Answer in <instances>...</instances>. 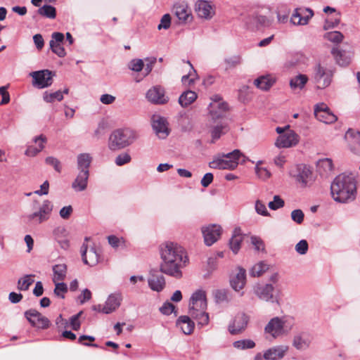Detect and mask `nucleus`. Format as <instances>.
<instances>
[{
    "label": "nucleus",
    "mask_w": 360,
    "mask_h": 360,
    "mask_svg": "<svg viewBox=\"0 0 360 360\" xmlns=\"http://www.w3.org/2000/svg\"><path fill=\"white\" fill-rule=\"evenodd\" d=\"M160 271L176 279L183 276L182 269L189 263L186 249L180 244L167 241L159 247Z\"/></svg>",
    "instance_id": "obj_1"
},
{
    "label": "nucleus",
    "mask_w": 360,
    "mask_h": 360,
    "mask_svg": "<svg viewBox=\"0 0 360 360\" xmlns=\"http://www.w3.org/2000/svg\"><path fill=\"white\" fill-rule=\"evenodd\" d=\"M207 309L205 292L198 290L193 292L190 299L188 314L181 316L176 320V326L185 334L190 335L194 329L195 324L191 319L196 320L198 325L204 326L209 323Z\"/></svg>",
    "instance_id": "obj_2"
},
{
    "label": "nucleus",
    "mask_w": 360,
    "mask_h": 360,
    "mask_svg": "<svg viewBox=\"0 0 360 360\" xmlns=\"http://www.w3.org/2000/svg\"><path fill=\"white\" fill-rule=\"evenodd\" d=\"M330 190L335 201L342 203L353 201L356 195L355 179L351 175L340 174L334 179Z\"/></svg>",
    "instance_id": "obj_3"
},
{
    "label": "nucleus",
    "mask_w": 360,
    "mask_h": 360,
    "mask_svg": "<svg viewBox=\"0 0 360 360\" xmlns=\"http://www.w3.org/2000/svg\"><path fill=\"white\" fill-rule=\"evenodd\" d=\"M136 139V132L129 128L114 130L108 139V148L112 151L122 150L134 143Z\"/></svg>",
    "instance_id": "obj_4"
},
{
    "label": "nucleus",
    "mask_w": 360,
    "mask_h": 360,
    "mask_svg": "<svg viewBox=\"0 0 360 360\" xmlns=\"http://www.w3.org/2000/svg\"><path fill=\"white\" fill-rule=\"evenodd\" d=\"M243 153L238 149H235L228 153H222L214 157L212 161L209 163V167L215 169H235L238 164L239 159Z\"/></svg>",
    "instance_id": "obj_5"
},
{
    "label": "nucleus",
    "mask_w": 360,
    "mask_h": 360,
    "mask_svg": "<svg viewBox=\"0 0 360 360\" xmlns=\"http://www.w3.org/2000/svg\"><path fill=\"white\" fill-rule=\"evenodd\" d=\"M53 208L52 202L49 200H45L38 210L25 215L24 218L29 224H42L49 219Z\"/></svg>",
    "instance_id": "obj_6"
},
{
    "label": "nucleus",
    "mask_w": 360,
    "mask_h": 360,
    "mask_svg": "<svg viewBox=\"0 0 360 360\" xmlns=\"http://www.w3.org/2000/svg\"><path fill=\"white\" fill-rule=\"evenodd\" d=\"M274 287L271 283H257L253 286L254 294L261 300L271 303H278V300L274 295Z\"/></svg>",
    "instance_id": "obj_7"
},
{
    "label": "nucleus",
    "mask_w": 360,
    "mask_h": 360,
    "mask_svg": "<svg viewBox=\"0 0 360 360\" xmlns=\"http://www.w3.org/2000/svg\"><path fill=\"white\" fill-rule=\"evenodd\" d=\"M204 243L207 246H211L220 238L222 230L219 224H211L201 228Z\"/></svg>",
    "instance_id": "obj_8"
},
{
    "label": "nucleus",
    "mask_w": 360,
    "mask_h": 360,
    "mask_svg": "<svg viewBox=\"0 0 360 360\" xmlns=\"http://www.w3.org/2000/svg\"><path fill=\"white\" fill-rule=\"evenodd\" d=\"M332 72L321 66L317 65L314 70V81L318 89H325L328 86L331 82Z\"/></svg>",
    "instance_id": "obj_9"
},
{
    "label": "nucleus",
    "mask_w": 360,
    "mask_h": 360,
    "mask_svg": "<svg viewBox=\"0 0 360 360\" xmlns=\"http://www.w3.org/2000/svg\"><path fill=\"white\" fill-rule=\"evenodd\" d=\"M25 316L30 324L40 329H46L50 326V321L36 309H29L25 312Z\"/></svg>",
    "instance_id": "obj_10"
},
{
    "label": "nucleus",
    "mask_w": 360,
    "mask_h": 360,
    "mask_svg": "<svg viewBox=\"0 0 360 360\" xmlns=\"http://www.w3.org/2000/svg\"><path fill=\"white\" fill-rule=\"evenodd\" d=\"M152 127L155 134L162 139H166L170 133L167 119L160 115H154L152 117Z\"/></svg>",
    "instance_id": "obj_11"
},
{
    "label": "nucleus",
    "mask_w": 360,
    "mask_h": 360,
    "mask_svg": "<svg viewBox=\"0 0 360 360\" xmlns=\"http://www.w3.org/2000/svg\"><path fill=\"white\" fill-rule=\"evenodd\" d=\"M314 115L318 120L325 124H332L338 120L337 116L323 103H318L315 105Z\"/></svg>",
    "instance_id": "obj_12"
},
{
    "label": "nucleus",
    "mask_w": 360,
    "mask_h": 360,
    "mask_svg": "<svg viewBox=\"0 0 360 360\" xmlns=\"http://www.w3.org/2000/svg\"><path fill=\"white\" fill-rule=\"evenodd\" d=\"M30 75L33 78V86L39 89L49 87L52 84V72L49 70L32 72Z\"/></svg>",
    "instance_id": "obj_13"
},
{
    "label": "nucleus",
    "mask_w": 360,
    "mask_h": 360,
    "mask_svg": "<svg viewBox=\"0 0 360 360\" xmlns=\"http://www.w3.org/2000/svg\"><path fill=\"white\" fill-rule=\"evenodd\" d=\"M212 102L209 105V112L213 120L221 118L223 114L228 110V105L222 101L219 95L212 97Z\"/></svg>",
    "instance_id": "obj_14"
},
{
    "label": "nucleus",
    "mask_w": 360,
    "mask_h": 360,
    "mask_svg": "<svg viewBox=\"0 0 360 360\" xmlns=\"http://www.w3.org/2000/svg\"><path fill=\"white\" fill-rule=\"evenodd\" d=\"M284 325L285 321L283 319L274 317L266 324L264 328V331L266 333L271 335L274 338H276L285 334V331L284 329Z\"/></svg>",
    "instance_id": "obj_15"
},
{
    "label": "nucleus",
    "mask_w": 360,
    "mask_h": 360,
    "mask_svg": "<svg viewBox=\"0 0 360 360\" xmlns=\"http://www.w3.org/2000/svg\"><path fill=\"white\" fill-rule=\"evenodd\" d=\"M298 142L299 136L294 131L288 130L278 136L275 142V146L278 148H286L296 146Z\"/></svg>",
    "instance_id": "obj_16"
},
{
    "label": "nucleus",
    "mask_w": 360,
    "mask_h": 360,
    "mask_svg": "<svg viewBox=\"0 0 360 360\" xmlns=\"http://www.w3.org/2000/svg\"><path fill=\"white\" fill-rule=\"evenodd\" d=\"M82 261L90 266L96 265L99 262L100 255L95 248L88 250V246L84 243L81 248Z\"/></svg>",
    "instance_id": "obj_17"
},
{
    "label": "nucleus",
    "mask_w": 360,
    "mask_h": 360,
    "mask_svg": "<svg viewBox=\"0 0 360 360\" xmlns=\"http://www.w3.org/2000/svg\"><path fill=\"white\" fill-rule=\"evenodd\" d=\"M146 98L150 102L155 104H165L168 101L165 89L160 86L150 88L146 93Z\"/></svg>",
    "instance_id": "obj_18"
},
{
    "label": "nucleus",
    "mask_w": 360,
    "mask_h": 360,
    "mask_svg": "<svg viewBox=\"0 0 360 360\" xmlns=\"http://www.w3.org/2000/svg\"><path fill=\"white\" fill-rule=\"evenodd\" d=\"M122 301V295L117 291L108 295L103 309V314H108L118 309Z\"/></svg>",
    "instance_id": "obj_19"
},
{
    "label": "nucleus",
    "mask_w": 360,
    "mask_h": 360,
    "mask_svg": "<svg viewBox=\"0 0 360 360\" xmlns=\"http://www.w3.org/2000/svg\"><path fill=\"white\" fill-rule=\"evenodd\" d=\"M331 53L334 56L336 63L342 67L350 64L354 55L352 51L341 50L338 47H333L331 49Z\"/></svg>",
    "instance_id": "obj_20"
},
{
    "label": "nucleus",
    "mask_w": 360,
    "mask_h": 360,
    "mask_svg": "<svg viewBox=\"0 0 360 360\" xmlns=\"http://www.w3.org/2000/svg\"><path fill=\"white\" fill-rule=\"evenodd\" d=\"M248 322V316L243 313L238 314L229 324V330L233 335L238 334L246 328Z\"/></svg>",
    "instance_id": "obj_21"
},
{
    "label": "nucleus",
    "mask_w": 360,
    "mask_h": 360,
    "mask_svg": "<svg viewBox=\"0 0 360 360\" xmlns=\"http://www.w3.org/2000/svg\"><path fill=\"white\" fill-rule=\"evenodd\" d=\"M236 271L237 272L231 276L230 284L234 290L239 291L243 288L246 283V271L245 269L238 266Z\"/></svg>",
    "instance_id": "obj_22"
},
{
    "label": "nucleus",
    "mask_w": 360,
    "mask_h": 360,
    "mask_svg": "<svg viewBox=\"0 0 360 360\" xmlns=\"http://www.w3.org/2000/svg\"><path fill=\"white\" fill-rule=\"evenodd\" d=\"M352 151L359 153L360 150V131L354 129H349L345 135Z\"/></svg>",
    "instance_id": "obj_23"
},
{
    "label": "nucleus",
    "mask_w": 360,
    "mask_h": 360,
    "mask_svg": "<svg viewBox=\"0 0 360 360\" xmlns=\"http://www.w3.org/2000/svg\"><path fill=\"white\" fill-rule=\"evenodd\" d=\"M195 11L200 18L204 19H210L214 13L210 3L205 0H198L196 2Z\"/></svg>",
    "instance_id": "obj_24"
},
{
    "label": "nucleus",
    "mask_w": 360,
    "mask_h": 360,
    "mask_svg": "<svg viewBox=\"0 0 360 360\" xmlns=\"http://www.w3.org/2000/svg\"><path fill=\"white\" fill-rule=\"evenodd\" d=\"M148 284L153 291L160 292L162 291L165 287V278L162 274L150 273L148 278Z\"/></svg>",
    "instance_id": "obj_25"
},
{
    "label": "nucleus",
    "mask_w": 360,
    "mask_h": 360,
    "mask_svg": "<svg viewBox=\"0 0 360 360\" xmlns=\"http://www.w3.org/2000/svg\"><path fill=\"white\" fill-rule=\"evenodd\" d=\"M174 10L176 16L184 23L192 20L191 10L185 3H180L174 5Z\"/></svg>",
    "instance_id": "obj_26"
},
{
    "label": "nucleus",
    "mask_w": 360,
    "mask_h": 360,
    "mask_svg": "<svg viewBox=\"0 0 360 360\" xmlns=\"http://www.w3.org/2000/svg\"><path fill=\"white\" fill-rule=\"evenodd\" d=\"M288 350L286 345H279L267 349L264 353V359L266 360H278L282 359Z\"/></svg>",
    "instance_id": "obj_27"
},
{
    "label": "nucleus",
    "mask_w": 360,
    "mask_h": 360,
    "mask_svg": "<svg viewBox=\"0 0 360 360\" xmlns=\"http://www.w3.org/2000/svg\"><path fill=\"white\" fill-rule=\"evenodd\" d=\"M311 343L309 335L307 333L300 332L295 334L292 340V346L298 350L307 349Z\"/></svg>",
    "instance_id": "obj_28"
},
{
    "label": "nucleus",
    "mask_w": 360,
    "mask_h": 360,
    "mask_svg": "<svg viewBox=\"0 0 360 360\" xmlns=\"http://www.w3.org/2000/svg\"><path fill=\"white\" fill-rule=\"evenodd\" d=\"M89 176V172L79 170L76 179L72 183V188L77 192L84 191L87 187Z\"/></svg>",
    "instance_id": "obj_29"
},
{
    "label": "nucleus",
    "mask_w": 360,
    "mask_h": 360,
    "mask_svg": "<svg viewBox=\"0 0 360 360\" xmlns=\"http://www.w3.org/2000/svg\"><path fill=\"white\" fill-rule=\"evenodd\" d=\"M299 10L298 8L295 10L290 18V22L295 25H307L309 19L314 15L313 11L310 8H306V11L309 13V15L303 17Z\"/></svg>",
    "instance_id": "obj_30"
},
{
    "label": "nucleus",
    "mask_w": 360,
    "mask_h": 360,
    "mask_svg": "<svg viewBox=\"0 0 360 360\" xmlns=\"http://www.w3.org/2000/svg\"><path fill=\"white\" fill-rule=\"evenodd\" d=\"M34 141L36 143H38V146H28L25 152V154L27 156L34 157L41 151L44 148V143L46 141V138L44 135H40L34 137Z\"/></svg>",
    "instance_id": "obj_31"
},
{
    "label": "nucleus",
    "mask_w": 360,
    "mask_h": 360,
    "mask_svg": "<svg viewBox=\"0 0 360 360\" xmlns=\"http://www.w3.org/2000/svg\"><path fill=\"white\" fill-rule=\"evenodd\" d=\"M243 240L240 228H236L233 230L232 237L229 240V246L234 254H237L240 249V245Z\"/></svg>",
    "instance_id": "obj_32"
},
{
    "label": "nucleus",
    "mask_w": 360,
    "mask_h": 360,
    "mask_svg": "<svg viewBox=\"0 0 360 360\" xmlns=\"http://www.w3.org/2000/svg\"><path fill=\"white\" fill-rule=\"evenodd\" d=\"M275 79L270 75H263L254 81V84L261 90L267 91L275 83Z\"/></svg>",
    "instance_id": "obj_33"
},
{
    "label": "nucleus",
    "mask_w": 360,
    "mask_h": 360,
    "mask_svg": "<svg viewBox=\"0 0 360 360\" xmlns=\"http://www.w3.org/2000/svg\"><path fill=\"white\" fill-rule=\"evenodd\" d=\"M92 157L89 153H80L77 157V169L80 171L89 172Z\"/></svg>",
    "instance_id": "obj_34"
},
{
    "label": "nucleus",
    "mask_w": 360,
    "mask_h": 360,
    "mask_svg": "<svg viewBox=\"0 0 360 360\" xmlns=\"http://www.w3.org/2000/svg\"><path fill=\"white\" fill-rule=\"evenodd\" d=\"M53 282L63 281L67 274V266L65 264H58L53 266Z\"/></svg>",
    "instance_id": "obj_35"
},
{
    "label": "nucleus",
    "mask_w": 360,
    "mask_h": 360,
    "mask_svg": "<svg viewBox=\"0 0 360 360\" xmlns=\"http://www.w3.org/2000/svg\"><path fill=\"white\" fill-rule=\"evenodd\" d=\"M197 98L195 92L188 90L181 94L179 98V103L181 107L185 108L193 103Z\"/></svg>",
    "instance_id": "obj_36"
},
{
    "label": "nucleus",
    "mask_w": 360,
    "mask_h": 360,
    "mask_svg": "<svg viewBox=\"0 0 360 360\" xmlns=\"http://www.w3.org/2000/svg\"><path fill=\"white\" fill-rule=\"evenodd\" d=\"M317 169L321 175L329 174L333 169L332 160L330 158L319 160L317 162Z\"/></svg>",
    "instance_id": "obj_37"
},
{
    "label": "nucleus",
    "mask_w": 360,
    "mask_h": 360,
    "mask_svg": "<svg viewBox=\"0 0 360 360\" xmlns=\"http://www.w3.org/2000/svg\"><path fill=\"white\" fill-rule=\"evenodd\" d=\"M228 130V126L224 122H220L219 124L214 126L211 130V135L213 139L212 142L217 139H219L223 134H226Z\"/></svg>",
    "instance_id": "obj_38"
},
{
    "label": "nucleus",
    "mask_w": 360,
    "mask_h": 360,
    "mask_svg": "<svg viewBox=\"0 0 360 360\" xmlns=\"http://www.w3.org/2000/svg\"><path fill=\"white\" fill-rule=\"evenodd\" d=\"M308 81V77L305 75L299 74L290 81V86L292 89H302Z\"/></svg>",
    "instance_id": "obj_39"
},
{
    "label": "nucleus",
    "mask_w": 360,
    "mask_h": 360,
    "mask_svg": "<svg viewBox=\"0 0 360 360\" xmlns=\"http://www.w3.org/2000/svg\"><path fill=\"white\" fill-rule=\"evenodd\" d=\"M269 269V265L265 262H259L255 264L250 271L252 277H259Z\"/></svg>",
    "instance_id": "obj_40"
},
{
    "label": "nucleus",
    "mask_w": 360,
    "mask_h": 360,
    "mask_svg": "<svg viewBox=\"0 0 360 360\" xmlns=\"http://www.w3.org/2000/svg\"><path fill=\"white\" fill-rule=\"evenodd\" d=\"M323 38L333 44H339L344 39V35L339 31H331L325 33Z\"/></svg>",
    "instance_id": "obj_41"
},
{
    "label": "nucleus",
    "mask_w": 360,
    "mask_h": 360,
    "mask_svg": "<svg viewBox=\"0 0 360 360\" xmlns=\"http://www.w3.org/2000/svg\"><path fill=\"white\" fill-rule=\"evenodd\" d=\"M63 92L60 90L55 92L45 91L43 95V99L46 103H53L55 101H61L63 99Z\"/></svg>",
    "instance_id": "obj_42"
},
{
    "label": "nucleus",
    "mask_w": 360,
    "mask_h": 360,
    "mask_svg": "<svg viewBox=\"0 0 360 360\" xmlns=\"http://www.w3.org/2000/svg\"><path fill=\"white\" fill-rule=\"evenodd\" d=\"M37 13L41 16L50 19H54L56 16V10L51 5H44L38 9Z\"/></svg>",
    "instance_id": "obj_43"
},
{
    "label": "nucleus",
    "mask_w": 360,
    "mask_h": 360,
    "mask_svg": "<svg viewBox=\"0 0 360 360\" xmlns=\"http://www.w3.org/2000/svg\"><path fill=\"white\" fill-rule=\"evenodd\" d=\"M32 275L27 274L20 278L18 281V289L21 291H26L30 286L34 283Z\"/></svg>",
    "instance_id": "obj_44"
},
{
    "label": "nucleus",
    "mask_w": 360,
    "mask_h": 360,
    "mask_svg": "<svg viewBox=\"0 0 360 360\" xmlns=\"http://www.w3.org/2000/svg\"><path fill=\"white\" fill-rule=\"evenodd\" d=\"M54 284H55V288L53 290L54 295L58 297L64 299L65 294L68 290L67 284L63 283V281H58V282L54 283Z\"/></svg>",
    "instance_id": "obj_45"
},
{
    "label": "nucleus",
    "mask_w": 360,
    "mask_h": 360,
    "mask_svg": "<svg viewBox=\"0 0 360 360\" xmlns=\"http://www.w3.org/2000/svg\"><path fill=\"white\" fill-rule=\"evenodd\" d=\"M253 23L255 24L257 27L263 26L266 27L270 25V20L269 18L262 14L259 13H255L252 15Z\"/></svg>",
    "instance_id": "obj_46"
},
{
    "label": "nucleus",
    "mask_w": 360,
    "mask_h": 360,
    "mask_svg": "<svg viewBox=\"0 0 360 360\" xmlns=\"http://www.w3.org/2000/svg\"><path fill=\"white\" fill-rule=\"evenodd\" d=\"M260 164H262V161L259 160L255 165L256 174L259 179L266 180L270 177L271 173L266 167H259Z\"/></svg>",
    "instance_id": "obj_47"
},
{
    "label": "nucleus",
    "mask_w": 360,
    "mask_h": 360,
    "mask_svg": "<svg viewBox=\"0 0 360 360\" xmlns=\"http://www.w3.org/2000/svg\"><path fill=\"white\" fill-rule=\"evenodd\" d=\"M226 69L233 68L241 63V57L239 55H235L227 57L224 59Z\"/></svg>",
    "instance_id": "obj_48"
},
{
    "label": "nucleus",
    "mask_w": 360,
    "mask_h": 360,
    "mask_svg": "<svg viewBox=\"0 0 360 360\" xmlns=\"http://www.w3.org/2000/svg\"><path fill=\"white\" fill-rule=\"evenodd\" d=\"M255 346V342L251 340H241L233 342V347L240 349H252Z\"/></svg>",
    "instance_id": "obj_49"
},
{
    "label": "nucleus",
    "mask_w": 360,
    "mask_h": 360,
    "mask_svg": "<svg viewBox=\"0 0 360 360\" xmlns=\"http://www.w3.org/2000/svg\"><path fill=\"white\" fill-rule=\"evenodd\" d=\"M311 174V172L310 169L307 167L304 166L302 172H300L297 175V180L303 186H306L307 184V179Z\"/></svg>",
    "instance_id": "obj_50"
},
{
    "label": "nucleus",
    "mask_w": 360,
    "mask_h": 360,
    "mask_svg": "<svg viewBox=\"0 0 360 360\" xmlns=\"http://www.w3.org/2000/svg\"><path fill=\"white\" fill-rule=\"evenodd\" d=\"M131 157L128 153H122L115 159V163L117 166H122L131 162Z\"/></svg>",
    "instance_id": "obj_51"
},
{
    "label": "nucleus",
    "mask_w": 360,
    "mask_h": 360,
    "mask_svg": "<svg viewBox=\"0 0 360 360\" xmlns=\"http://www.w3.org/2000/svg\"><path fill=\"white\" fill-rule=\"evenodd\" d=\"M50 49L58 57L63 58L66 55L65 50L61 44H55L53 41H49Z\"/></svg>",
    "instance_id": "obj_52"
},
{
    "label": "nucleus",
    "mask_w": 360,
    "mask_h": 360,
    "mask_svg": "<svg viewBox=\"0 0 360 360\" xmlns=\"http://www.w3.org/2000/svg\"><path fill=\"white\" fill-rule=\"evenodd\" d=\"M285 205L284 200L279 195H274V200L270 201L268 206L271 210H277Z\"/></svg>",
    "instance_id": "obj_53"
},
{
    "label": "nucleus",
    "mask_w": 360,
    "mask_h": 360,
    "mask_svg": "<svg viewBox=\"0 0 360 360\" xmlns=\"http://www.w3.org/2000/svg\"><path fill=\"white\" fill-rule=\"evenodd\" d=\"M144 63L142 59H132L128 64V68L132 71L139 72L143 70Z\"/></svg>",
    "instance_id": "obj_54"
},
{
    "label": "nucleus",
    "mask_w": 360,
    "mask_h": 360,
    "mask_svg": "<svg viewBox=\"0 0 360 360\" xmlns=\"http://www.w3.org/2000/svg\"><path fill=\"white\" fill-rule=\"evenodd\" d=\"M45 162L47 165L52 166L57 172H61L62 167L60 162L57 158L52 156L47 157L45 159Z\"/></svg>",
    "instance_id": "obj_55"
},
{
    "label": "nucleus",
    "mask_w": 360,
    "mask_h": 360,
    "mask_svg": "<svg viewBox=\"0 0 360 360\" xmlns=\"http://www.w3.org/2000/svg\"><path fill=\"white\" fill-rule=\"evenodd\" d=\"M304 218V214L300 209L294 210L291 212V219L298 224H301Z\"/></svg>",
    "instance_id": "obj_56"
},
{
    "label": "nucleus",
    "mask_w": 360,
    "mask_h": 360,
    "mask_svg": "<svg viewBox=\"0 0 360 360\" xmlns=\"http://www.w3.org/2000/svg\"><path fill=\"white\" fill-rule=\"evenodd\" d=\"M255 211L258 214L267 217L269 216V212L266 210V205L259 200L255 202Z\"/></svg>",
    "instance_id": "obj_57"
},
{
    "label": "nucleus",
    "mask_w": 360,
    "mask_h": 360,
    "mask_svg": "<svg viewBox=\"0 0 360 360\" xmlns=\"http://www.w3.org/2000/svg\"><path fill=\"white\" fill-rule=\"evenodd\" d=\"M337 17L335 18L333 20H329L326 19L325 20L324 25H323V30H328L331 28H334L337 27L340 22V13H337Z\"/></svg>",
    "instance_id": "obj_58"
},
{
    "label": "nucleus",
    "mask_w": 360,
    "mask_h": 360,
    "mask_svg": "<svg viewBox=\"0 0 360 360\" xmlns=\"http://www.w3.org/2000/svg\"><path fill=\"white\" fill-rule=\"evenodd\" d=\"M82 314V311H81L70 318V324L72 330H78L80 328L81 323L79 319Z\"/></svg>",
    "instance_id": "obj_59"
},
{
    "label": "nucleus",
    "mask_w": 360,
    "mask_h": 360,
    "mask_svg": "<svg viewBox=\"0 0 360 360\" xmlns=\"http://www.w3.org/2000/svg\"><path fill=\"white\" fill-rule=\"evenodd\" d=\"M171 25V16L169 14L167 13L163 15L161 18L160 22L158 26V29L159 30L162 29L167 30L170 27Z\"/></svg>",
    "instance_id": "obj_60"
},
{
    "label": "nucleus",
    "mask_w": 360,
    "mask_h": 360,
    "mask_svg": "<svg viewBox=\"0 0 360 360\" xmlns=\"http://www.w3.org/2000/svg\"><path fill=\"white\" fill-rule=\"evenodd\" d=\"M308 243L306 240H300L295 245V250L300 255H305L308 250Z\"/></svg>",
    "instance_id": "obj_61"
},
{
    "label": "nucleus",
    "mask_w": 360,
    "mask_h": 360,
    "mask_svg": "<svg viewBox=\"0 0 360 360\" xmlns=\"http://www.w3.org/2000/svg\"><path fill=\"white\" fill-rule=\"evenodd\" d=\"M8 86H2L0 87V95L2 96V99L0 101V105H4L10 102V95L7 91Z\"/></svg>",
    "instance_id": "obj_62"
},
{
    "label": "nucleus",
    "mask_w": 360,
    "mask_h": 360,
    "mask_svg": "<svg viewBox=\"0 0 360 360\" xmlns=\"http://www.w3.org/2000/svg\"><path fill=\"white\" fill-rule=\"evenodd\" d=\"M146 63L144 65V73L145 76L148 75L153 70V65L156 63V58L151 57V58H146L145 59Z\"/></svg>",
    "instance_id": "obj_63"
},
{
    "label": "nucleus",
    "mask_w": 360,
    "mask_h": 360,
    "mask_svg": "<svg viewBox=\"0 0 360 360\" xmlns=\"http://www.w3.org/2000/svg\"><path fill=\"white\" fill-rule=\"evenodd\" d=\"M175 309V306L169 302H165L160 308V311L164 315L171 314Z\"/></svg>",
    "instance_id": "obj_64"
}]
</instances>
